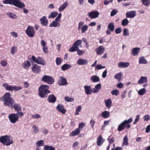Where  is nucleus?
Wrapping results in <instances>:
<instances>
[{
    "label": "nucleus",
    "instance_id": "nucleus-8",
    "mask_svg": "<svg viewBox=\"0 0 150 150\" xmlns=\"http://www.w3.org/2000/svg\"><path fill=\"white\" fill-rule=\"evenodd\" d=\"M82 43L81 40H78L76 41L73 45V46L70 47L69 50V51L71 52H73L75 51L74 49H78L79 46Z\"/></svg>",
    "mask_w": 150,
    "mask_h": 150
},
{
    "label": "nucleus",
    "instance_id": "nucleus-7",
    "mask_svg": "<svg viewBox=\"0 0 150 150\" xmlns=\"http://www.w3.org/2000/svg\"><path fill=\"white\" fill-rule=\"evenodd\" d=\"M25 32L29 37L32 38L34 36L35 32L33 27L29 26L26 30Z\"/></svg>",
    "mask_w": 150,
    "mask_h": 150
},
{
    "label": "nucleus",
    "instance_id": "nucleus-10",
    "mask_svg": "<svg viewBox=\"0 0 150 150\" xmlns=\"http://www.w3.org/2000/svg\"><path fill=\"white\" fill-rule=\"evenodd\" d=\"M88 15L91 18L93 19L98 17L99 15V13L98 11L94 10L88 13Z\"/></svg>",
    "mask_w": 150,
    "mask_h": 150
},
{
    "label": "nucleus",
    "instance_id": "nucleus-29",
    "mask_svg": "<svg viewBox=\"0 0 150 150\" xmlns=\"http://www.w3.org/2000/svg\"><path fill=\"white\" fill-rule=\"evenodd\" d=\"M126 126V124H125L124 121L122 122L118 126L117 130L120 132L123 130L125 127Z\"/></svg>",
    "mask_w": 150,
    "mask_h": 150
},
{
    "label": "nucleus",
    "instance_id": "nucleus-22",
    "mask_svg": "<svg viewBox=\"0 0 150 150\" xmlns=\"http://www.w3.org/2000/svg\"><path fill=\"white\" fill-rule=\"evenodd\" d=\"M47 100L49 102L54 103L56 100V98L53 94H51L48 96Z\"/></svg>",
    "mask_w": 150,
    "mask_h": 150
},
{
    "label": "nucleus",
    "instance_id": "nucleus-60",
    "mask_svg": "<svg viewBox=\"0 0 150 150\" xmlns=\"http://www.w3.org/2000/svg\"><path fill=\"white\" fill-rule=\"evenodd\" d=\"M105 67L104 66H103L100 64L97 65L95 67V69L98 70H99L102 69L104 68Z\"/></svg>",
    "mask_w": 150,
    "mask_h": 150
},
{
    "label": "nucleus",
    "instance_id": "nucleus-49",
    "mask_svg": "<svg viewBox=\"0 0 150 150\" xmlns=\"http://www.w3.org/2000/svg\"><path fill=\"white\" fill-rule=\"evenodd\" d=\"M88 26L86 25H83L81 28V33H84L88 29Z\"/></svg>",
    "mask_w": 150,
    "mask_h": 150
},
{
    "label": "nucleus",
    "instance_id": "nucleus-58",
    "mask_svg": "<svg viewBox=\"0 0 150 150\" xmlns=\"http://www.w3.org/2000/svg\"><path fill=\"white\" fill-rule=\"evenodd\" d=\"M64 99L67 102H73L74 100L73 98L69 97H65Z\"/></svg>",
    "mask_w": 150,
    "mask_h": 150
},
{
    "label": "nucleus",
    "instance_id": "nucleus-21",
    "mask_svg": "<svg viewBox=\"0 0 150 150\" xmlns=\"http://www.w3.org/2000/svg\"><path fill=\"white\" fill-rule=\"evenodd\" d=\"M147 78L146 76H141L138 81L139 84H142L146 83L147 82Z\"/></svg>",
    "mask_w": 150,
    "mask_h": 150
},
{
    "label": "nucleus",
    "instance_id": "nucleus-55",
    "mask_svg": "<svg viewBox=\"0 0 150 150\" xmlns=\"http://www.w3.org/2000/svg\"><path fill=\"white\" fill-rule=\"evenodd\" d=\"M84 23V22L83 21H81L79 23L78 28L79 30H81L82 26H83Z\"/></svg>",
    "mask_w": 150,
    "mask_h": 150
},
{
    "label": "nucleus",
    "instance_id": "nucleus-19",
    "mask_svg": "<svg viewBox=\"0 0 150 150\" xmlns=\"http://www.w3.org/2000/svg\"><path fill=\"white\" fill-rule=\"evenodd\" d=\"M84 88L87 95H91L93 92V88H91L90 86H84Z\"/></svg>",
    "mask_w": 150,
    "mask_h": 150
},
{
    "label": "nucleus",
    "instance_id": "nucleus-24",
    "mask_svg": "<svg viewBox=\"0 0 150 150\" xmlns=\"http://www.w3.org/2000/svg\"><path fill=\"white\" fill-rule=\"evenodd\" d=\"M104 102L106 106L108 108H111L112 104V101L110 99H108L105 100Z\"/></svg>",
    "mask_w": 150,
    "mask_h": 150
},
{
    "label": "nucleus",
    "instance_id": "nucleus-3",
    "mask_svg": "<svg viewBox=\"0 0 150 150\" xmlns=\"http://www.w3.org/2000/svg\"><path fill=\"white\" fill-rule=\"evenodd\" d=\"M23 115L22 112H17L16 113H11L9 114L8 118L10 122L15 123L18 121L19 117H21Z\"/></svg>",
    "mask_w": 150,
    "mask_h": 150
},
{
    "label": "nucleus",
    "instance_id": "nucleus-25",
    "mask_svg": "<svg viewBox=\"0 0 150 150\" xmlns=\"http://www.w3.org/2000/svg\"><path fill=\"white\" fill-rule=\"evenodd\" d=\"M105 139L102 137L101 135H99L98 137L97 140V145L98 146H101L104 142Z\"/></svg>",
    "mask_w": 150,
    "mask_h": 150
},
{
    "label": "nucleus",
    "instance_id": "nucleus-54",
    "mask_svg": "<svg viewBox=\"0 0 150 150\" xmlns=\"http://www.w3.org/2000/svg\"><path fill=\"white\" fill-rule=\"evenodd\" d=\"M0 64L3 67H6L7 65V62L6 60H1Z\"/></svg>",
    "mask_w": 150,
    "mask_h": 150
},
{
    "label": "nucleus",
    "instance_id": "nucleus-37",
    "mask_svg": "<svg viewBox=\"0 0 150 150\" xmlns=\"http://www.w3.org/2000/svg\"><path fill=\"white\" fill-rule=\"evenodd\" d=\"M71 67V66L69 64H65L61 67V69L62 70L64 71L68 69Z\"/></svg>",
    "mask_w": 150,
    "mask_h": 150
},
{
    "label": "nucleus",
    "instance_id": "nucleus-53",
    "mask_svg": "<svg viewBox=\"0 0 150 150\" xmlns=\"http://www.w3.org/2000/svg\"><path fill=\"white\" fill-rule=\"evenodd\" d=\"M22 88V87L20 86H13V91H16L20 90Z\"/></svg>",
    "mask_w": 150,
    "mask_h": 150
},
{
    "label": "nucleus",
    "instance_id": "nucleus-11",
    "mask_svg": "<svg viewBox=\"0 0 150 150\" xmlns=\"http://www.w3.org/2000/svg\"><path fill=\"white\" fill-rule=\"evenodd\" d=\"M31 69L33 72L37 74L39 73L41 71L40 67L36 64H34L31 67Z\"/></svg>",
    "mask_w": 150,
    "mask_h": 150
},
{
    "label": "nucleus",
    "instance_id": "nucleus-39",
    "mask_svg": "<svg viewBox=\"0 0 150 150\" xmlns=\"http://www.w3.org/2000/svg\"><path fill=\"white\" fill-rule=\"evenodd\" d=\"M108 28L111 32L114 31L115 28V25L113 23H110L108 25Z\"/></svg>",
    "mask_w": 150,
    "mask_h": 150
},
{
    "label": "nucleus",
    "instance_id": "nucleus-1",
    "mask_svg": "<svg viewBox=\"0 0 150 150\" xmlns=\"http://www.w3.org/2000/svg\"><path fill=\"white\" fill-rule=\"evenodd\" d=\"M11 94L10 93H6L4 96L2 97V101L4 102L3 104L6 106L9 107L13 108L15 110L19 112L21 110V108L19 104L15 103V101L11 97Z\"/></svg>",
    "mask_w": 150,
    "mask_h": 150
},
{
    "label": "nucleus",
    "instance_id": "nucleus-45",
    "mask_svg": "<svg viewBox=\"0 0 150 150\" xmlns=\"http://www.w3.org/2000/svg\"><path fill=\"white\" fill-rule=\"evenodd\" d=\"M17 51V47L14 46L11 47V52L12 54H14Z\"/></svg>",
    "mask_w": 150,
    "mask_h": 150
},
{
    "label": "nucleus",
    "instance_id": "nucleus-50",
    "mask_svg": "<svg viewBox=\"0 0 150 150\" xmlns=\"http://www.w3.org/2000/svg\"><path fill=\"white\" fill-rule=\"evenodd\" d=\"M119 93V91L117 89L111 91V93L112 95L116 96H117Z\"/></svg>",
    "mask_w": 150,
    "mask_h": 150
},
{
    "label": "nucleus",
    "instance_id": "nucleus-51",
    "mask_svg": "<svg viewBox=\"0 0 150 150\" xmlns=\"http://www.w3.org/2000/svg\"><path fill=\"white\" fill-rule=\"evenodd\" d=\"M123 35L124 36H126L129 35V30L128 29L125 28L123 29Z\"/></svg>",
    "mask_w": 150,
    "mask_h": 150
},
{
    "label": "nucleus",
    "instance_id": "nucleus-61",
    "mask_svg": "<svg viewBox=\"0 0 150 150\" xmlns=\"http://www.w3.org/2000/svg\"><path fill=\"white\" fill-rule=\"evenodd\" d=\"M133 121V119L132 118H129L128 120H126L124 121L125 124L126 125L127 124H129V123L132 122Z\"/></svg>",
    "mask_w": 150,
    "mask_h": 150
},
{
    "label": "nucleus",
    "instance_id": "nucleus-43",
    "mask_svg": "<svg viewBox=\"0 0 150 150\" xmlns=\"http://www.w3.org/2000/svg\"><path fill=\"white\" fill-rule=\"evenodd\" d=\"M58 15V12L57 11L51 12L50 14L48 16L49 18H54Z\"/></svg>",
    "mask_w": 150,
    "mask_h": 150
},
{
    "label": "nucleus",
    "instance_id": "nucleus-42",
    "mask_svg": "<svg viewBox=\"0 0 150 150\" xmlns=\"http://www.w3.org/2000/svg\"><path fill=\"white\" fill-rule=\"evenodd\" d=\"M142 4L146 6H148L150 5V0H142Z\"/></svg>",
    "mask_w": 150,
    "mask_h": 150
},
{
    "label": "nucleus",
    "instance_id": "nucleus-32",
    "mask_svg": "<svg viewBox=\"0 0 150 150\" xmlns=\"http://www.w3.org/2000/svg\"><path fill=\"white\" fill-rule=\"evenodd\" d=\"M30 66V63L28 61H25L23 64L22 67L25 69H28Z\"/></svg>",
    "mask_w": 150,
    "mask_h": 150
},
{
    "label": "nucleus",
    "instance_id": "nucleus-14",
    "mask_svg": "<svg viewBox=\"0 0 150 150\" xmlns=\"http://www.w3.org/2000/svg\"><path fill=\"white\" fill-rule=\"evenodd\" d=\"M40 21L42 26H47L48 23V21L45 16H43L40 19Z\"/></svg>",
    "mask_w": 150,
    "mask_h": 150
},
{
    "label": "nucleus",
    "instance_id": "nucleus-46",
    "mask_svg": "<svg viewBox=\"0 0 150 150\" xmlns=\"http://www.w3.org/2000/svg\"><path fill=\"white\" fill-rule=\"evenodd\" d=\"M44 150H55V148L52 146L45 145L44 147Z\"/></svg>",
    "mask_w": 150,
    "mask_h": 150
},
{
    "label": "nucleus",
    "instance_id": "nucleus-47",
    "mask_svg": "<svg viewBox=\"0 0 150 150\" xmlns=\"http://www.w3.org/2000/svg\"><path fill=\"white\" fill-rule=\"evenodd\" d=\"M74 50H75V51H77V53L79 55H82L83 54L85 53V51L80 50L79 48L78 49H74Z\"/></svg>",
    "mask_w": 150,
    "mask_h": 150
},
{
    "label": "nucleus",
    "instance_id": "nucleus-63",
    "mask_svg": "<svg viewBox=\"0 0 150 150\" xmlns=\"http://www.w3.org/2000/svg\"><path fill=\"white\" fill-rule=\"evenodd\" d=\"M117 12V11L116 9L113 10L111 12L110 16H111L115 15Z\"/></svg>",
    "mask_w": 150,
    "mask_h": 150
},
{
    "label": "nucleus",
    "instance_id": "nucleus-36",
    "mask_svg": "<svg viewBox=\"0 0 150 150\" xmlns=\"http://www.w3.org/2000/svg\"><path fill=\"white\" fill-rule=\"evenodd\" d=\"M139 63L141 64H146L147 62L144 57H141L139 58Z\"/></svg>",
    "mask_w": 150,
    "mask_h": 150
},
{
    "label": "nucleus",
    "instance_id": "nucleus-16",
    "mask_svg": "<svg viewBox=\"0 0 150 150\" xmlns=\"http://www.w3.org/2000/svg\"><path fill=\"white\" fill-rule=\"evenodd\" d=\"M136 15V12L134 11H128L126 13V18H133Z\"/></svg>",
    "mask_w": 150,
    "mask_h": 150
},
{
    "label": "nucleus",
    "instance_id": "nucleus-4",
    "mask_svg": "<svg viewBox=\"0 0 150 150\" xmlns=\"http://www.w3.org/2000/svg\"><path fill=\"white\" fill-rule=\"evenodd\" d=\"M1 142L3 144L8 146L13 143V140L7 135L1 137Z\"/></svg>",
    "mask_w": 150,
    "mask_h": 150
},
{
    "label": "nucleus",
    "instance_id": "nucleus-15",
    "mask_svg": "<svg viewBox=\"0 0 150 150\" xmlns=\"http://www.w3.org/2000/svg\"><path fill=\"white\" fill-rule=\"evenodd\" d=\"M60 80L58 82V84L59 86H64L68 84L66 79L63 76L60 77Z\"/></svg>",
    "mask_w": 150,
    "mask_h": 150
},
{
    "label": "nucleus",
    "instance_id": "nucleus-52",
    "mask_svg": "<svg viewBox=\"0 0 150 150\" xmlns=\"http://www.w3.org/2000/svg\"><path fill=\"white\" fill-rule=\"evenodd\" d=\"M62 61V60L60 57H57L56 59V63L57 65H60Z\"/></svg>",
    "mask_w": 150,
    "mask_h": 150
},
{
    "label": "nucleus",
    "instance_id": "nucleus-34",
    "mask_svg": "<svg viewBox=\"0 0 150 150\" xmlns=\"http://www.w3.org/2000/svg\"><path fill=\"white\" fill-rule=\"evenodd\" d=\"M91 80L93 82L95 83L99 82L100 79L99 77L96 75H93L91 77Z\"/></svg>",
    "mask_w": 150,
    "mask_h": 150
},
{
    "label": "nucleus",
    "instance_id": "nucleus-12",
    "mask_svg": "<svg viewBox=\"0 0 150 150\" xmlns=\"http://www.w3.org/2000/svg\"><path fill=\"white\" fill-rule=\"evenodd\" d=\"M88 63V61L86 59L81 58H79L77 60L76 63L78 65H83L87 64Z\"/></svg>",
    "mask_w": 150,
    "mask_h": 150
},
{
    "label": "nucleus",
    "instance_id": "nucleus-18",
    "mask_svg": "<svg viewBox=\"0 0 150 150\" xmlns=\"http://www.w3.org/2000/svg\"><path fill=\"white\" fill-rule=\"evenodd\" d=\"M97 54L98 55H101L105 51V48L102 46H100L98 48L95 49Z\"/></svg>",
    "mask_w": 150,
    "mask_h": 150
},
{
    "label": "nucleus",
    "instance_id": "nucleus-62",
    "mask_svg": "<svg viewBox=\"0 0 150 150\" xmlns=\"http://www.w3.org/2000/svg\"><path fill=\"white\" fill-rule=\"evenodd\" d=\"M41 130L42 132L44 134H47L48 132V130L45 128H42Z\"/></svg>",
    "mask_w": 150,
    "mask_h": 150
},
{
    "label": "nucleus",
    "instance_id": "nucleus-30",
    "mask_svg": "<svg viewBox=\"0 0 150 150\" xmlns=\"http://www.w3.org/2000/svg\"><path fill=\"white\" fill-rule=\"evenodd\" d=\"M6 14L8 17L12 19H16L17 18V16L16 14L11 12L9 11L7 12Z\"/></svg>",
    "mask_w": 150,
    "mask_h": 150
},
{
    "label": "nucleus",
    "instance_id": "nucleus-20",
    "mask_svg": "<svg viewBox=\"0 0 150 150\" xmlns=\"http://www.w3.org/2000/svg\"><path fill=\"white\" fill-rule=\"evenodd\" d=\"M129 63L128 62H120L118 63L117 66L119 68H126L129 66Z\"/></svg>",
    "mask_w": 150,
    "mask_h": 150
},
{
    "label": "nucleus",
    "instance_id": "nucleus-64",
    "mask_svg": "<svg viewBox=\"0 0 150 150\" xmlns=\"http://www.w3.org/2000/svg\"><path fill=\"white\" fill-rule=\"evenodd\" d=\"M143 119L145 121H148L150 119V116L149 115L147 114L144 116Z\"/></svg>",
    "mask_w": 150,
    "mask_h": 150
},
{
    "label": "nucleus",
    "instance_id": "nucleus-2",
    "mask_svg": "<svg viewBox=\"0 0 150 150\" xmlns=\"http://www.w3.org/2000/svg\"><path fill=\"white\" fill-rule=\"evenodd\" d=\"M49 86L45 85H41L39 88L38 93L39 96L42 98H46L48 93H50V91L48 89Z\"/></svg>",
    "mask_w": 150,
    "mask_h": 150
},
{
    "label": "nucleus",
    "instance_id": "nucleus-35",
    "mask_svg": "<svg viewBox=\"0 0 150 150\" xmlns=\"http://www.w3.org/2000/svg\"><path fill=\"white\" fill-rule=\"evenodd\" d=\"M33 130L32 132L34 134L38 133L39 131V127L35 125H33L32 126Z\"/></svg>",
    "mask_w": 150,
    "mask_h": 150
},
{
    "label": "nucleus",
    "instance_id": "nucleus-23",
    "mask_svg": "<svg viewBox=\"0 0 150 150\" xmlns=\"http://www.w3.org/2000/svg\"><path fill=\"white\" fill-rule=\"evenodd\" d=\"M2 86L7 91H13V86L9 85L7 83H4Z\"/></svg>",
    "mask_w": 150,
    "mask_h": 150
},
{
    "label": "nucleus",
    "instance_id": "nucleus-28",
    "mask_svg": "<svg viewBox=\"0 0 150 150\" xmlns=\"http://www.w3.org/2000/svg\"><path fill=\"white\" fill-rule=\"evenodd\" d=\"M140 48L137 47L133 48L131 50L132 54L134 56L138 55L140 52Z\"/></svg>",
    "mask_w": 150,
    "mask_h": 150
},
{
    "label": "nucleus",
    "instance_id": "nucleus-26",
    "mask_svg": "<svg viewBox=\"0 0 150 150\" xmlns=\"http://www.w3.org/2000/svg\"><path fill=\"white\" fill-rule=\"evenodd\" d=\"M80 132V130L79 128H77L74 130L72 131L69 134L71 137L79 135Z\"/></svg>",
    "mask_w": 150,
    "mask_h": 150
},
{
    "label": "nucleus",
    "instance_id": "nucleus-13",
    "mask_svg": "<svg viewBox=\"0 0 150 150\" xmlns=\"http://www.w3.org/2000/svg\"><path fill=\"white\" fill-rule=\"evenodd\" d=\"M56 109L59 112L62 114H64L66 113V110L64 108L62 104H58L56 107Z\"/></svg>",
    "mask_w": 150,
    "mask_h": 150
},
{
    "label": "nucleus",
    "instance_id": "nucleus-9",
    "mask_svg": "<svg viewBox=\"0 0 150 150\" xmlns=\"http://www.w3.org/2000/svg\"><path fill=\"white\" fill-rule=\"evenodd\" d=\"M12 4L20 8L24 7L25 6L23 2H21L19 0H13Z\"/></svg>",
    "mask_w": 150,
    "mask_h": 150
},
{
    "label": "nucleus",
    "instance_id": "nucleus-31",
    "mask_svg": "<svg viewBox=\"0 0 150 150\" xmlns=\"http://www.w3.org/2000/svg\"><path fill=\"white\" fill-rule=\"evenodd\" d=\"M60 25V24L59 22L54 21L51 23L49 26L51 27H59Z\"/></svg>",
    "mask_w": 150,
    "mask_h": 150
},
{
    "label": "nucleus",
    "instance_id": "nucleus-5",
    "mask_svg": "<svg viewBox=\"0 0 150 150\" xmlns=\"http://www.w3.org/2000/svg\"><path fill=\"white\" fill-rule=\"evenodd\" d=\"M42 81L47 83L48 84L51 85L54 82V79L52 76L47 75L43 76L42 79Z\"/></svg>",
    "mask_w": 150,
    "mask_h": 150
},
{
    "label": "nucleus",
    "instance_id": "nucleus-56",
    "mask_svg": "<svg viewBox=\"0 0 150 150\" xmlns=\"http://www.w3.org/2000/svg\"><path fill=\"white\" fill-rule=\"evenodd\" d=\"M62 14L61 13H59L58 14V16L56 18L54 21L59 22L61 20V18L62 17Z\"/></svg>",
    "mask_w": 150,
    "mask_h": 150
},
{
    "label": "nucleus",
    "instance_id": "nucleus-33",
    "mask_svg": "<svg viewBox=\"0 0 150 150\" xmlns=\"http://www.w3.org/2000/svg\"><path fill=\"white\" fill-rule=\"evenodd\" d=\"M101 115L103 117L105 118H108L110 116V112L109 111H105L102 113Z\"/></svg>",
    "mask_w": 150,
    "mask_h": 150
},
{
    "label": "nucleus",
    "instance_id": "nucleus-59",
    "mask_svg": "<svg viewBox=\"0 0 150 150\" xmlns=\"http://www.w3.org/2000/svg\"><path fill=\"white\" fill-rule=\"evenodd\" d=\"M13 0H5L3 1V2L4 4H12Z\"/></svg>",
    "mask_w": 150,
    "mask_h": 150
},
{
    "label": "nucleus",
    "instance_id": "nucleus-41",
    "mask_svg": "<svg viewBox=\"0 0 150 150\" xmlns=\"http://www.w3.org/2000/svg\"><path fill=\"white\" fill-rule=\"evenodd\" d=\"M128 144V137L127 136H125L123 139L122 145L124 146H127Z\"/></svg>",
    "mask_w": 150,
    "mask_h": 150
},
{
    "label": "nucleus",
    "instance_id": "nucleus-38",
    "mask_svg": "<svg viewBox=\"0 0 150 150\" xmlns=\"http://www.w3.org/2000/svg\"><path fill=\"white\" fill-rule=\"evenodd\" d=\"M138 94L140 96H142L146 93V90L144 88L140 89L138 92Z\"/></svg>",
    "mask_w": 150,
    "mask_h": 150
},
{
    "label": "nucleus",
    "instance_id": "nucleus-40",
    "mask_svg": "<svg viewBox=\"0 0 150 150\" xmlns=\"http://www.w3.org/2000/svg\"><path fill=\"white\" fill-rule=\"evenodd\" d=\"M44 144V141L40 140L37 141L36 143V145L37 146V148H39L40 146H43Z\"/></svg>",
    "mask_w": 150,
    "mask_h": 150
},
{
    "label": "nucleus",
    "instance_id": "nucleus-17",
    "mask_svg": "<svg viewBox=\"0 0 150 150\" xmlns=\"http://www.w3.org/2000/svg\"><path fill=\"white\" fill-rule=\"evenodd\" d=\"M101 85L100 83L96 84L94 88H93V93H97L99 92L101 89Z\"/></svg>",
    "mask_w": 150,
    "mask_h": 150
},
{
    "label": "nucleus",
    "instance_id": "nucleus-27",
    "mask_svg": "<svg viewBox=\"0 0 150 150\" xmlns=\"http://www.w3.org/2000/svg\"><path fill=\"white\" fill-rule=\"evenodd\" d=\"M68 3L67 1H66L60 6L58 8V11L59 12L63 11L65 8L68 6Z\"/></svg>",
    "mask_w": 150,
    "mask_h": 150
},
{
    "label": "nucleus",
    "instance_id": "nucleus-48",
    "mask_svg": "<svg viewBox=\"0 0 150 150\" xmlns=\"http://www.w3.org/2000/svg\"><path fill=\"white\" fill-rule=\"evenodd\" d=\"M121 23L122 26H125L128 24L129 21L127 19L125 18L122 21Z\"/></svg>",
    "mask_w": 150,
    "mask_h": 150
},
{
    "label": "nucleus",
    "instance_id": "nucleus-57",
    "mask_svg": "<svg viewBox=\"0 0 150 150\" xmlns=\"http://www.w3.org/2000/svg\"><path fill=\"white\" fill-rule=\"evenodd\" d=\"M81 106H78L76 108V111L75 112V114L76 115H79V112H80L81 110Z\"/></svg>",
    "mask_w": 150,
    "mask_h": 150
},
{
    "label": "nucleus",
    "instance_id": "nucleus-44",
    "mask_svg": "<svg viewBox=\"0 0 150 150\" xmlns=\"http://www.w3.org/2000/svg\"><path fill=\"white\" fill-rule=\"evenodd\" d=\"M122 75V73L121 72L117 73L115 76L114 78L115 79L118 80V81H120Z\"/></svg>",
    "mask_w": 150,
    "mask_h": 150
},
{
    "label": "nucleus",
    "instance_id": "nucleus-6",
    "mask_svg": "<svg viewBox=\"0 0 150 150\" xmlns=\"http://www.w3.org/2000/svg\"><path fill=\"white\" fill-rule=\"evenodd\" d=\"M31 59L34 62L38 64L45 65V60L42 57H38L36 58L34 56H32Z\"/></svg>",
    "mask_w": 150,
    "mask_h": 150
}]
</instances>
